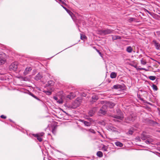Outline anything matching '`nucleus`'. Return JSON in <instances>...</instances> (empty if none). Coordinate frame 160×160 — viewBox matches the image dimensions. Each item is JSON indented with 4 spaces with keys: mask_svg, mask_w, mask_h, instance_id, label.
I'll use <instances>...</instances> for the list:
<instances>
[{
    "mask_svg": "<svg viewBox=\"0 0 160 160\" xmlns=\"http://www.w3.org/2000/svg\"><path fill=\"white\" fill-rule=\"evenodd\" d=\"M46 94L48 95H50L52 94V92L49 91H43Z\"/></svg>",
    "mask_w": 160,
    "mask_h": 160,
    "instance_id": "obj_26",
    "label": "nucleus"
},
{
    "mask_svg": "<svg viewBox=\"0 0 160 160\" xmlns=\"http://www.w3.org/2000/svg\"><path fill=\"white\" fill-rule=\"evenodd\" d=\"M106 105L107 106V108L109 107L110 108H112L115 105L114 103L112 102H106Z\"/></svg>",
    "mask_w": 160,
    "mask_h": 160,
    "instance_id": "obj_7",
    "label": "nucleus"
},
{
    "mask_svg": "<svg viewBox=\"0 0 160 160\" xmlns=\"http://www.w3.org/2000/svg\"><path fill=\"white\" fill-rule=\"evenodd\" d=\"M156 77L154 76H150L149 77V78L151 80H154L156 79Z\"/></svg>",
    "mask_w": 160,
    "mask_h": 160,
    "instance_id": "obj_27",
    "label": "nucleus"
},
{
    "mask_svg": "<svg viewBox=\"0 0 160 160\" xmlns=\"http://www.w3.org/2000/svg\"><path fill=\"white\" fill-rule=\"evenodd\" d=\"M141 64L143 65H145L146 63V62L145 60H144L143 58H142L141 60Z\"/></svg>",
    "mask_w": 160,
    "mask_h": 160,
    "instance_id": "obj_25",
    "label": "nucleus"
},
{
    "mask_svg": "<svg viewBox=\"0 0 160 160\" xmlns=\"http://www.w3.org/2000/svg\"><path fill=\"white\" fill-rule=\"evenodd\" d=\"M112 128V129H111V130H112L113 131H115V130H114V129H115V128Z\"/></svg>",
    "mask_w": 160,
    "mask_h": 160,
    "instance_id": "obj_46",
    "label": "nucleus"
},
{
    "mask_svg": "<svg viewBox=\"0 0 160 160\" xmlns=\"http://www.w3.org/2000/svg\"><path fill=\"white\" fill-rule=\"evenodd\" d=\"M138 98H139L140 100H141V101H143V99L142 98H141L140 97V95H138Z\"/></svg>",
    "mask_w": 160,
    "mask_h": 160,
    "instance_id": "obj_36",
    "label": "nucleus"
},
{
    "mask_svg": "<svg viewBox=\"0 0 160 160\" xmlns=\"http://www.w3.org/2000/svg\"><path fill=\"white\" fill-rule=\"evenodd\" d=\"M54 84V82L52 80H50L48 81L47 84L48 86H52Z\"/></svg>",
    "mask_w": 160,
    "mask_h": 160,
    "instance_id": "obj_21",
    "label": "nucleus"
},
{
    "mask_svg": "<svg viewBox=\"0 0 160 160\" xmlns=\"http://www.w3.org/2000/svg\"><path fill=\"white\" fill-rule=\"evenodd\" d=\"M84 22V21H81V20L80 21H79V23H80V24H81V23H82L83 25V23Z\"/></svg>",
    "mask_w": 160,
    "mask_h": 160,
    "instance_id": "obj_43",
    "label": "nucleus"
},
{
    "mask_svg": "<svg viewBox=\"0 0 160 160\" xmlns=\"http://www.w3.org/2000/svg\"><path fill=\"white\" fill-rule=\"evenodd\" d=\"M59 2V3H61L65 5H66L67 4L64 2V0H58Z\"/></svg>",
    "mask_w": 160,
    "mask_h": 160,
    "instance_id": "obj_31",
    "label": "nucleus"
},
{
    "mask_svg": "<svg viewBox=\"0 0 160 160\" xmlns=\"http://www.w3.org/2000/svg\"><path fill=\"white\" fill-rule=\"evenodd\" d=\"M54 98L56 100H57V98L56 97H54Z\"/></svg>",
    "mask_w": 160,
    "mask_h": 160,
    "instance_id": "obj_48",
    "label": "nucleus"
},
{
    "mask_svg": "<svg viewBox=\"0 0 160 160\" xmlns=\"http://www.w3.org/2000/svg\"><path fill=\"white\" fill-rule=\"evenodd\" d=\"M42 77V76L41 74L38 73L37 75L35 77V79L36 80H38L41 79Z\"/></svg>",
    "mask_w": 160,
    "mask_h": 160,
    "instance_id": "obj_12",
    "label": "nucleus"
},
{
    "mask_svg": "<svg viewBox=\"0 0 160 160\" xmlns=\"http://www.w3.org/2000/svg\"><path fill=\"white\" fill-rule=\"evenodd\" d=\"M97 155L98 157L101 158L103 156V153L102 152L99 151L97 152Z\"/></svg>",
    "mask_w": 160,
    "mask_h": 160,
    "instance_id": "obj_19",
    "label": "nucleus"
},
{
    "mask_svg": "<svg viewBox=\"0 0 160 160\" xmlns=\"http://www.w3.org/2000/svg\"><path fill=\"white\" fill-rule=\"evenodd\" d=\"M83 123L85 126H89L91 125V123L90 122L86 121H84Z\"/></svg>",
    "mask_w": 160,
    "mask_h": 160,
    "instance_id": "obj_23",
    "label": "nucleus"
},
{
    "mask_svg": "<svg viewBox=\"0 0 160 160\" xmlns=\"http://www.w3.org/2000/svg\"><path fill=\"white\" fill-rule=\"evenodd\" d=\"M153 42L157 50H160V44L155 40H153Z\"/></svg>",
    "mask_w": 160,
    "mask_h": 160,
    "instance_id": "obj_6",
    "label": "nucleus"
},
{
    "mask_svg": "<svg viewBox=\"0 0 160 160\" xmlns=\"http://www.w3.org/2000/svg\"><path fill=\"white\" fill-rule=\"evenodd\" d=\"M158 63H159V64H160V62H158Z\"/></svg>",
    "mask_w": 160,
    "mask_h": 160,
    "instance_id": "obj_52",
    "label": "nucleus"
},
{
    "mask_svg": "<svg viewBox=\"0 0 160 160\" xmlns=\"http://www.w3.org/2000/svg\"><path fill=\"white\" fill-rule=\"evenodd\" d=\"M98 132L99 133V134L103 138V135L100 132Z\"/></svg>",
    "mask_w": 160,
    "mask_h": 160,
    "instance_id": "obj_44",
    "label": "nucleus"
},
{
    "mask_svg": "<svg viewBox=\"0 0 160 160\" xmlns=\"http://www.w3.org/2000/svg\"><path fill=\"white\" fill-rule=\"evenodd\" d=\"M128 21L130 23L132 22H137V21L135 18H130L128 19Z\"/></svg>",
    "mask_w": 160,
    "mask_h": 160,
    "instance_id": "obj_14",
    "label": "nucleus"
},
{
    "mask_svg": "<svg viewBox=\"0 0 160 160\" xmlns=\"http://www.w3.org/2000/svg\"><path fill=\"white\" fill-rule=\"evenodd\" d=\"M89 131L90 132H91L93 133H95L96 132L94 130H93L92 129H89Z\"/></svg>",
    "mask_w": 160,
    "mask_h": 160,
    "instance_id": "obj_34",
    "label": "nucleus"
},
{
    "mask_svg": "<svg viewBox=\"0 0 160 160\" xmlns=\"http://www.w3.org/2000/svg\"><path fill=\"white\" fill-rule=\"evenodd\" d=\"M133 132L132 130H129L128 132L127 133V134L128 135H132Z\"/></svg>",
    "mask_w": 160,
    "mask_h": 160,
    "instance_id": "obj_28",
    "label": "nucleus"
},
{
    "mask_svg": "<svg viewBox=\"0 0 160 160\" xmlns=\"http://www.w3.org/2000/svg\"><path fill=\"white\" fill-rule=\"evenodd\" d=\"M115 143L116 145L117 146L119 147H122L123 146V144L119 142H115Z\"/></svg>",
    "mask_w": 160,
    "mask_h": 160,
    "instance_id": "obj_15",
    "label": "nucleus"
},
{
    "mask_svg": "<svg viewBox=\"0 0 160 160\" xmlns=\"http://www.w3.org/2000/svg\"><path fill=\"white\" fill-rule=\"evenodd\" d=\"M95 112V109L93 108L92 109L90 110L88 112V115L90 117H92L94 114Z\"/></svg>",
    "mask_w": 160,
    "mask_h": 160,
    "instance_id": "obj_11",
    "label": "nucleus"
},
{
    "mask_svg": "<svg viewBox=\"0 0 160 160\" xmlns=\"http://www.w3.org/2000/svg\"><path fill=\"white\" fill-rule=\"evenodd\" d=\"M122 86L121 85H114L113 86V88L115 89H121V88Z\"/></svg>",
    "mask_w": 160,
    "mask_h": 160,
    "instance_id": "obj_22",
    "label": "nucleus"
},
{
    "mask_svg": "<svg viewBox=\"0 0 160 160\" xmlns=\"http://www.w3.org/2000/svg\"><path fill=\"white\" fill-rule=\"evenodd\" d=\"M18 68L17 63L16 62L12 63L9 67V69L10 71H15Z\"/></svg>",
    "mask_w": 160,
    "mask_h": 160,
    "instance_id": "obj_3",
    "label": "nucleus"
},
{
    "mask_svg": "<svg viewBox=\"0 0 160 160\" xmlns=\"http://www.w3.org/2000/svg\"><path fill=\"white\" fill-rule=\"evenodd\" d=\"M67 12L68 13V14L72 18V19L74 20V18L73 17L74 16V14L73 13L69 10H68Z\"/></svg>",
    "mask_w": 160,
    "mask_h": 160,
    "instance_id": "obj_17",
    "label": "nucleus"
},
{
    "mask_svg": "<svg viewBox=\"0 0 160 160\" xmlns=\"http://www.w3.org/2000/svg\"><path fill=\"white\" fill-rule=\"evenodd\" d=\"M38 134L39 137H41L44 135V133L43 132H42Z\"/></svg>",
    "mask_w": 160,
    "mask_h": 160,
    "instance_id": "obj_35",
    "label": "nucleus"
},
{
    "mask_svg": "<svg viewBox=\"0 0 160 160\" xmlns=\"http://www.w3.org/2000/svg\"><path fill=\"white\" fill-rule=\"evenodd\" d=\"M25 92V93H28V94L31 95L32 97H33L35 99H37V100H38V101H40V99L38 98L36 96L34 95L31 92H30L28 90H26Z\"/></svg>",
    "mask_w": 160,
    "mask_h": 160,
    "instance_id": "obj_8",
    "label": "nucleus"
},
{
    "mask_svg": "<svg viewBox=\"0 0 160 160\" xmlns=\"http://www.w3.org/2000/svg\"><path fill=\"white\" fill-rule=\"evenodd\" d=\"M98 97L96 95H93L92 97V99L93 100H97L98 99Z\"/></svg>",
    "mask_w": 160,
    "mask_h": 160,
    "instance_id": "obj_30",
    "label": "nucleus"
},
{
    "mask_svg": "<svg viewBox=\"0 0 160 160\" xmlns=\"http://www.w3.org/2000/svg\"><path fill=\"white\" fill-rule=\"evenodd\" d=\"M101 103L102 104H103V105H102L100 108L99 112L104 115L106 113L108 108L107 106L106 105V101H102L101 102Z\"/></svg>",
    "mask_w": 160,
    "mask_h": 160,
    "instance_id": "obj_1",
    "label": "nucleus"
},
{
    "mask_svg": "<svg viewBox=\"0 0 160 160\" xmlns=\"http://www.w3.org/2000/svg\"><path fill=\"white\" fill-rule=\"evenodd\" d=\"M6 62V59L2 55H0V65L4 64Z\"/></svg>",
    "mask_w": 160,
    "mask_h": 160,
    "instance_id": "obj_5",
    "label": "nucleus"
},
{
    "mask_svg": "<svg viewBox=\"0 0 160 160\" xmlns=\"http://www.w3.org/2000/svg\"><path fill=\"white\" fill-rule=\"evenodd\" d=\"M97 51L98 52V53H99V54L100 55L101 57H102V53L101 52H99V51L98 50H97Z\"/></svg>",
    "mask_w": 160,
    "mask_h": 160,
    "instance_id": "obj_40",
    "label": "nucleus"
},
{
    "mask_svg": "<svg viewBox=\"0 0 160 160\" xmlns=\"http://www.w3.org/2000/svg\"><path fill=\"white\" fill-rule=\"evenodd\" d=\"M117 74L115 72H112L110 74V77L112 78H114L116 77Z\"/></svg>",
    "mask_w": 160,
    "mask_h": 160,
    "instance_id": "obj_20",
    "label": "nucleus"
},
{
    "mask_svg": "<svg viewBox=\"0 0 160 160\" xmlns=\"http://www.w3.org/2000/svg\"><path fill=\"white\" fill-rule=\"evenodd\" d=\"M140 138L142 140H145L149 138L148 135L145 134L144 133V132L141 134L140 135Z\"/></svg>",
    "mask_w": 160,
    "mask_h": 160,
    "instance_id": "obj_10",
    "label": "nucleus"
},
{
    "mask_svg": "<svg viewBox=\"0 0 160 160\" xmlns=\"http://www.w3.org/2000/svg\"><path fill=\"white\" fill-rule=\"evenodd\" d=\"M32 135L35 137L37 138V139L40 142H41L42 141V138L41 137H39L38 134H33Z\"/></svg>",
    "mask_w": 160,
    "mask_h": 160,
    "instance_id": "obj_13",
    "label": "nucleus"
},
{
    "mask_svg": "<svg viewBox=\"0 0 160 160\" xmlns=\"http://www.w3.org/2000/svg\"><path fill=\"white\" fill-rule=\"evenodd\" d=\"M139 69L140 70H145L146 71H147V70H146L145 68H139Z\"/></svg>",
    "mask_w": 160,
    "mask_h": 160,
    "instance_id": "obj_42",
    "label": "nucleus"
},
{
    "mask_svg": "<svg viewBox=\"0 0 160 160\" xmlns=\"http://www.w3.org/2000/svg\"><path fill=\"white\" fill-rule=\"evenodd\" d=\"M121 37L120 36H114L112 37V39L113 40H116V39H121Z\"/></svg>",
    "mask_w": 160,
    "mask_h": 160,
    "instance_id": "obj_24",
    "label": "nucleus"
},
{
    "mask_svg": "<svg viewBox=\"0 0 160 160\" xmlns=\"http://www.w3.org/2000/svg\"><path fill=\"white\" fill-rule=\"evenodd\" d=\"M145 142L147 144H149L151 143V142L148 140H147L145 141Z\"/></svg>",
    "mask_w": 160,
    "mask_h": 160,
    "instance_id": "obj_38",
    "label": "nucleus"
},
{
    "mask_svg": "<svg viewBox=\"0 0 160 160\" xmlns=\"http://www.w3.org/2000/svg\"><path fill=\"white\" fill-rule=\"evenodd\" d=\"M113 32L112 30L109 29H106L105 30H102L101 31L104 34H108L112 33Z\"/></svg>",
    "mask_w": 160,
    "mask_h": 160,
    "instance_id": "obj_4",
    "label": "nucleus"
},
{
    "mask_svg": "<svg viewBox=\"0 0 160 160\" xmlns=\"http://www.w3.org/2000/svg\"><path fill=\"white\" fill-rule=\"evenodd\" d=\"M73 94L72 92H71L70 93V94L67 95V97L69 99H71L75 97V96Z\"/></svg>",
    "mask_w": 160,
    "mask_h": 160,
    "instance_id": "obj_16",
    "label": "nucleus"
},
{
    "mask_svg": "<svg viewBox=\"0 0 160 160\" xmlns=\"http://www.w3.org/2000/svg\"><path fill=\"white\" fill-rule=\"evenodd\" d=\"M59 103H62V102H59Z\"/></svg>",
    "mask_w": 160,
    "mask_h": 160,
    "instance_id": "obj_50",
    "label": "nucleus"
},
{
    "mask_svg": "<svg viewBox=\"0 0 160 160\" xmlns=\"http://www.w3.org/2000/svg\"><path fill=\"white\" fill-rule=\"evenodd\" d=\"M0 117L3 119H6V117L4 115H1L0 116Z\"/></svg>",
    "mask_w": 160,
    "mask_h": 160,
    "instance_id": "obj_37",
    "label": "nucleus"
},
{
    "mask_svg": "<svg viewBox=\"0 0 160 160\" xmlns=\"http://www.w3.org/2000/svg\"><path fill=\"white\" fill-rule=\"evenodd\" d=\"M159 132H160V131H159Z\"/></svg>",
    "mask_w": 160,
    "mask_h": 160,
    "instance_id": "obj_53",
    "label": "nucleus"
},
{
    "mask_svg": "<svg viewBox=\"0 0 160 160\" xmlns=\"http://www.w3.org/2000/svg\"><path fill=\"white\" fill-rule=\"evenodd\" d=\"M61 6L66 11H67L68 10V9H67L66 7L63 6L62 5H61Z\"/></svg>",
    "mask_w": 160,
    "mask_h": 160,
    "instance_id": "obj_41",
    "label": "nucleus"
},
{
    "mask_svg": "<svg viewBox=\"0 0 160 160\" xmlns=\"http://www.w3.org/2000/svg\"><path fill=\"white\" fill-rule=\"evenodd\" d=\"M32 68L30 67H27L26 68L24 72V75H26L29 72L32 70Z\"/></svg>",
    "mask_w": 160,
    "mask_h": 160,
    "instance_id": "obj_9",
    "label": "nucleus"
},
{
    "mask_svg": "<svg viewBox=\"0 0 160 160\" xmlns=\"http://www.w3.org/2000/svg\"><path fill=\"white\" fill-rule=\"evenodd\" d=\"M152 88L153 90H154L155 91H157L158 90V87H157V86L156 85H155L153 84L152 85Z\"/></svg>",
    "mask_w": 160,
    "mask_h": 160,
    "instance_id": "obj_29",
    "label": "nucleus"
},
{
    "mask_svg": "<svg viewBox=\"0 0 160 160\" xmlns=\"http://www.w3.org/2000/svg\"><path fill=\"white\" fill-rule=\"evenodd\" d=\"M54 131H55V130H54V129H53L52 130V132L53 133H54Z\"/></svg>",
    "mask_w": 160,
    "mask_h": 160,
    "instance_id": "obj_45",
    "label": "nucleus"
},
{
    "mask_svg": "<svg viewBox=\"0 0 160 160\" xmlns=\"http://www.w3.org/2000/svg\"><path fill=\"white\" fill-rule=\"evenodd\" d=\"M112 117L115 119L120 120H122L123 118V114L120 110H118L117 114L113 115Z\"/></svg>",
    "mask_w": 160,
    "mask_h": 160,
    "instance_id": "obj_2",
    "label": "nucleus"
},
{
    "mask_svg": "<svg viewBox=\"0 0 160 160\" xmlns=\"http://www.w3.org/2000/svg\"><path fill=\"white\" fill-rule=\"evenodd\" d=\"M114 121L115 122H118L119 121L118 120H114Z\"/></svg>",
    "mask_w": 160,
    "mask_h": 160,
    "instance_id": "obj_47",
    "label": "nucleus"
},
{
    "mask_svg": "<svg viewBox=\"0 0 160 160\" xmlns=\"http://www.w3.org/2000/svg\"><path fill=\"white\" fill-rule=\"evenodd\" d=\"M148 12L149 13H150V12H149V11H148Z\"/></svg>",
    "mask_w": 160,
    "mask_h": 160,
    "instance_id": "obj_51",
    "label": "nucleus"
},
{
    "mask_svg": "<svg viewBox=\"0 0 160 160\" xmlns=\"http://www.w3.org/2000/svg\"><path fill=\"white\" fill-rule=\"evenodd\" d=\"M132 49L131 46H128L127 48L126 51L128 52L131 53L132 52Z\"/></svg>",
    "mask_w": 160,
    "mask_h": 160,
    "instance_id": "obj_18",
    "label": "nucleus"
},
{
    "mask_svg": "<svg viewBox=\"0 0 160 160\" xmlns=\"http://www.w3.org/2000/svg\"><path fill=\"white\" fill-rule=\"evenodd\" d=\"M102 149L104 151H107V147L105 146V145H103Z\"/></svg>",
    "mask_w": 160,
    "mask_h": 160,
    "instance_id": "obj_33",
    "label": "nucleus"
},
{
    "mask_svg": "<svg viewBox=\"0 0 160 160\" xmlns=\"http://www.w3.org/2000/svg\"><path fill=\"white\" fill-rule=\"evenodd\" d=\"M9 120H10V122H12V120L11 119H9Z\"/></svg>",
    "mask_w": 160,
    "mask_h": 160,
    "instance_id": "obj_49",
    "label": "nucleus"
},
{
    "mask_svg": "<svg viewBox=\"0 0 160 160\" xmlns=\"http://www.w3.org/2000/svg\"><path fill=\"white\" fill-rule=\"evenodd\" d=\"M136 140H138V141H141V139H140V138L139 137H137L136 138Z\"/></svg>",
    "mask_w": 160,
    "mask_h": 160,
    "instance_id": "obj_39",
    "label": "nucleus"
},
{
    "mask_svg": "<svg viewBox=\"0 0 160 160\" xmlns=\"http://www.w3.org/2000/svg\"><path fill=\"white\" fill-rule=\"evenodd\" d=\"M80 36H81L80 37L81 39L82 40H83L86 38V37L85 35H82V34H81Z\"/></svg>",
    "mask_w": 160,
    "mask_h": 160,
    "instance_id": "obj_32",
    "label": "nucleus"
}]
</instances>
